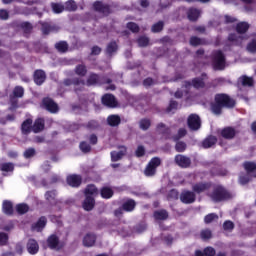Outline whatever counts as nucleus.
<instances>
[{
	"label": "nucleus",
	"instance_id": "1",
	"mask_svg": "<svg viewBox=\"0 0 256 256\" xmlns=\"http://www.w3.org/2000/svg\"><path fill=\"white\" fill-rule=\"evenodd\" d=\"M225 107L226 109H233V107H235V101L227 94H216L214 102L210 104V111H212L214 115H221Z\"/></svg>",
	"mask_w": 256,
	"mask_h": 256
},
{
	"label": "nucleus",
	"instance_id": "2",
	"mask_svg": "<svg viewBox=\"0 0 256 256\" xmlns=\"http://www.w3.org/2000/svg\"><path fill=\"white\" fill-rule=\"evenodd\" d=\"M210 199H212L214 203H221V201H229V199H233V194L225 187L218 185L214 187L212 193L210 194Z\"/></svg>",
	"mask_w": 256,
	"mask_h": 256
},
{
	"label": "nucleus",
	"instance_id": "3",
	"mask_svg": "<svg viewBox=\"0 0 256 256\" xmlns=\"http://www.w3.org/2000/svg\"><path fill=\"white\" fill-rule=\"evenodd\" d=\"M242 167L244 168V171H246V173H240L238 182L240 183V185H247V183L251 181V174L256 173V163L253 161H245L242 164Z\"/></svg>",
	"mask_w": 256,
	"mask_h": 256
},
{
	"label": "nucleus",
	"instance_id": "4",
	"mask_svg": "<svg viewBox=\"0 0 256 256\" xmlns=\"http://www.w3.org/2000/svg\"><path fill=\"white\" fill-rule=\"evenodd\" d=\"M161 165V158L154 157L152 158L149 163L147 164L146 168L144 169V175L146 177H153L157 173V167Z\"/></svg>",
	"mask_w": 256,
	"mask_h": 256
},
{
	"label": "nucleus",
	"instance_id": "5",
	"mask_svg": "<svg viewBox=\"0 0 256 256\" xmlns=\"http://www.w3.org/2000/svg\"><path fill=\"white\" fill-rule=\"evenodd\" d=\"M41 108L48 111V113H59V104H57V102L50 97L42 99Z\"/></svg>",
	"mask_w": 256,
	"mask_h": 256
},
{
	"label": "nucleus",
	"instance_id": "6",
	"mask_svg": "<svg viewBox=\"0 0 256 256\" xmlns=\"http://www.w3.org/2000/svg\"><path fill=\"white\" fill-rule=\"evenodd\" d=\"M187 126L190 131H199L201 129V117L197 114H190L187 118Z\"/></svg>",
	"mask_w": 256,
	"mask_h": 256
},
{
	"label": "nucleus",
	"instance_id": "7",
	"mask_svg": "<svg viewBox=\"0 0 256 256\" xmlns=\"http://www.w3.org/2000/svg\"><path fill=\"white\" fill-rule=\"evenodd\" d=\"M179 198L181 203H184V205H191L197 201V195L195 192L190 190H183Z\"/></svg>",
	"mask_w": 256,
	"mask_h": 256
},
{
	"label": "nucleus",
	"instance_id": "8",
	"mask_svg": "<svg viewBox=\"0 0 256 256\" xmlns=\"http://www.w3.org/2000/svg\"><path fill=\"white\" fill-rule=\"evenodd\" d=\"M66 183L69 185V187H81V183H83V177H81L79 174H70L66 177Z\"/></svg>",
	"mask_w": 256,
	"mask_h": 256
},
{
	"label": "nucleus",
	"instance_id": "9",
	"mask_svg": "<svg viewBox=\"0 0 256 256\" xmlns=\"http://www.w3.org/2000/svg\"><path fill=\"white\" fill-rule=\"evenodd\" d=\"M205 77H207V74L203 73L202 74V78H194L192 80V82L190 81H186L184 82V86L185 87H194V89H204L205 87V82L203 81V79H205Z\"/></svg>",
	"mask_w": 256,
	"mask_h": 256
},
{
	"label": "nucleus",
	"instance_id": "10",
	"mask_svg": "<svg viewBox=\"0 0 256 256\" xmlns=\"http://www.w3.org/2000/svg\"><path fill=\"white\" fill-rule=\"evenodd\" d=\"M209 189H211V183L209 182H198L192 185V192L197 195H201V193H205Z\"/></svg>",
	"mask_w": 256,
	"mask_h": 256
},
{
	"label": "nucleus",
	"instance_id": "11",
	"mask_svg": "<svg viewBox=\"0 0 256 256\" xmlns=\"http://www.w3.org/2000/svg\"><path fill=\"white\" fill-rule=\"evenodd\" d=\"M102 103L110 109H115V107H119V102H117V99L112 94H105L104 96H102Z\"/></svg>",
	"mask_w": 256,
	"mask_h": 256
},
{
	"label": "nucleus",
	"instance_id": "12",
	"mask_svg": "<svg viewBox=\"0 0 256 256\" xmlns=\"http://www.w3.org/2000/svg\"><path fill=\"white\" fill-rule=\"evenodd\" d=\"M174 161L178 167H182V169H187V167H191V158L178 154L175 156Z\"/></svg>",
	"mask_w": 256,
	"mask_h": 256
},
{
	"label": "nucleus",
	"instance_id": "13",
	"mask_svg": "<svg viewBox=\"0 0 256 256\" xmlns=\"http://www.w3.org/2000/svg\"><path fill=\"white\" fill-rule=\"evenodd\" d=\"M118 149H120V151H112L110 153L111 155V161L113 163H116V161H121V159H123V157H125V155H127V147L126 146H118Z\"/></svg>",
	"mask_w": 256,
	"mask_h": 256
},
{
	"label": "nucleus",
	"instance_id": "14",
	"mask_svg": "<svg viewBox=\"0 0 256 256\" xmlns=\"http://www.w3.org/2000/svg\"><path fill=\"white\" fill-rule=\"evenodd\" d=\"M156 131L159 135H163V137H165L166 139H168V137H171V128L167 127V125H165V123L163 122L157 124Z\"/></svg>",
	"mask_w": 256,
	"mask_h": 256
},
{
	"label": "nucleus",
	"instance_id": "15",
	"mask_svg": "<svg viewBox=\"0 0 256 256\" xmlns=\"http://www.w3.org/2000/svg\"><path fill=\"white\" fill-rule=\"evenodd\" d=\"M33 131V119L28 118L21 124L22 135H29Z\"/></svg>",
	"mask_w": 256,
	"mask_h": 256
},
{
	"label": "nucleus",
	"instance_id": "16",
	"mask_svg": "<svg viewBox=\"0 0 256 256\" xmlns=\"http://www.w3.org/2000/svg\"><path fill=\"white\" fill-rule=\"evenodd\" d=\"M32 131L33 133H41V131H45V119L44 118H38L34 121V124L32 125Z\"/></svg>",
	"mask_w": 256,
	"mask_h": 256
},
{
	"label": "nucleus",
	"instance_id": "17",
	"mask_svg": "<svg viewBox=\"0 0 256 256\" xmlns=\"http://www.w3.org/2000/svg\"><path fill=\"white\" fill-rule=\"evenodd\" d=\"M27 251L30 255H37L39 253V243L35 239H29L27 243Z\"/></svg>",
	"mask_w": 256,
	"mask_h": 256
},
{
	"label": "nucleus",
	"instance_id": "18",
	"mask_svg": "<svg viewBox=\"0 0 256 256\" xmlns=\"http://www.w3.org/2000/svg\"><path fill=\"white\" fill-rule=\"evenodd\" d=\"M106 122L109 127H118L121 125V116L117 114L109 115L106 119Z\"/></svg>",
	"mask_w": 256,
	"mask_h": 256
},
{
	"label": "nucleus",
	"instance_id": "19",
	"mask_svg": "<svg viewBox=\"0 0 256 256\" xmlns=\"http://www.w3.org/2000/svg\"><path fill=\"white\" fill-rule=\"evenodd\" d=\"M82 207L85 211H93L95 207V198L93 196H86L82 203Z\"/></svg>",
	"mask_w": 256,
	"mask_h": 256
},
{
	"label": "nucleus",
	"instance_id": "20",
	"mask_svg": "<svg viewBox=\"0 0 256 256\" xmlns=\"http://www.w3.org/2000/svg\"><path fill=\"white\" fill-rule=\"evenodd\" d=\"M153 217L156 221H167L169 219V212L165 209L156 210Z\"/></svg>",
	"mask_w": 256,
	"mask_h": 256
},
{
	"label": "nucleus",
	"instance_id": "21",
	"mask_svg": "<svg viewBox=\"0 0 256 256\" xmlns=\"http://www.w3.org/2000/svg\"><path fill=\"white\" fill-rule=\"evenodd\" d=\"M97 241V236L95 234L88 233L83 238L84 247H93Z\"/></svg>",
	"mask_w": 256,
	"mask_h": 256
},
{
	"label": "nucleus",
	"instance_id": "22",
	"mask_svg": "<svg viewBox=\"0 0 256 256\" xmlns=\"http://www.w3.org/2000/svg\"><path fill=\"white\" fill-rule=\"evenodd\" d=\"M47 244L50 249H61L62 247L59 246V237H57L55 234L48 237Z\"/></svg>",
	"mask_w": 256,
	"mask_h": 256
},
{
	"label": "nucleus",
	"instance_id": "23",
	"mask_svg": "<svg viewBox=\"0 0 256 256\" xmlns=\"http://www.w3.org/2000/svg\"><path fill=\"white\" fill-rule=\"evenodd\" d=\"M237 132L235 131V128L233 127H226L222 129L221 136L224 139H234Z\"/></svg>",
	"mask_w": 256,
	"mask_h": 256
},
{
	"label": "nucleus",
	"instance_id": "24",
	"mask_svg": "<svg viewBox=\"0 0 256 256\" xmlns=\"http://www.w3.org/2000/svg\"><path fill=\"white\" fill-rule=\"evenodd\" d=\"M46 75L43 70H36L34 72V82L36 85H43L45 83Z\"/></svg>",
	"mask_w": 256,
	"mask_h": 256
},
{
	"label": "nucleus",
	"instance_id": "25",
	"mask_svg": "<svg viewBox=\"0 0 256 256\" xmlns=\"http://www.w3.org/2000/svg\"><path fill=\"white\" fill-rule=\"evenodd\" d=\"M135 207H137V202L133 199H127L123 204H122V209L123 211L126 212H131L135 211Z\"/></svg>",
	"mask_w": 256,
	"mask_h": 256
},
{
	"label": "nucleus",
	"instance_id": "26",
	"mask_svg": "<svg viewBox=\"0 0 256 256\" xmlns=\"http://www.w3.org/2000/svg\"><path fill=\"white\" fill-rule=\"evenodd\" d=\"M84 195L85 197H91V195H99V189H97L95 184H89L84 190Z\"/></svg>",
	"mask_w": 256,
	"mask_h": 256
},
{
	"label": "nucleus",
	"instance_id": "27",
	"mask_svg": "<svg viewBox=\"0 0 256 256\" xmlns=\"http://www.w3.org/2000/svg\"><path fill=\"white\" fill-rule=\"evenodd\" d=\"M2 211L5 215H13L14 210H13V203L9 200H6L2 204Z\"/></svg>",
	"mask_w": 256,
	"mask_h": 256
},
{
	"label": "nucleus",
	"instance_id": "28",
	"mask_svg": "<svg viewBox=\"0 0 256 256\" xmlns=\"http://www.w3.org/2000/svg\"><path fill=\"white\" fill-rule=\"evenodd\" d=\"M45 225H47V218L45 216H41L37 223L32 226V229H35L36 231H43V229H45Z\"/></svg>",
	"mask_w": 256,
	"mask_h": 256
},
{
	"label": "nucleus",
	"instance_id": "29",
	"mask_svg": "<svg viewBox=\"0 0 256 256\" xmlns=\"http://www.w3.org/2000/svg\"><path fill=\"white\" fill-rule=\"evenodd\" d=\"M216 143H217V137H215V136H208L202 142V147H204V149H209V148L213 147V145H215Z\"/></svg>",
	"mask_w": 256,
	"mask_h": 256
},
{
	"label": "nucleus",
	"instance_id": "30",
	"mask_svg": "<svg viewBox=\"0 0 256 256\" xmlns=\"http://www.w3.org/2000/svg\"><path fill=\"white\" fill-rule=\"evenodd\" d=\"M0 171L3 173H13L15 171V164L12 162H5L0 164Z\"/></svg>",
	"mask_w": 256,
	"mask_h": 256
},
{
	"label": "nucleus",
	"instance_id": "31",
	"mask_svg": "<svg viewBox=\"0 0 256 256\" xmlns=\"http://www.w3.org/2000/svg\"><path fill=\"white\" fill-rule=\"evenodd\" d=\"M100 195L103 199H111V197H113L114 192L113 189L111 187H103L100 190Z\"/></svg>",
	"mask_w": 256,
	"mask_h": 256
},
{
	"label": "nucleus",
	"instance_id": "32",
	"mask_svg": "<svg viewBox=\"0 0 256 256\" xmlns=\"http://www.w3.org/2000/svg\"><path fill=\"white\" fill-rule=\"evenodd\" d=\"M201 17V10L191 8L188 10V19L190 21H197V18Z\"/></svg>",
	"mask_w": 256,
	"mask_h": 256
},
{
	"label": "nucleus",
	"instance_id": "33",
	"mask_svg": "<svg viewBox=\"0 0 256 256\" xmlns=\"http://www.w3.org/2000/svg\"><path fill=\"white\" fill-rule=\"evenodd\" d=\"M56 197H57V192L55 190L47 191L45 193L46 201H48V203H51L52 205L57 203Z\"/></svg>",
	"mask_w": 256,
	"mask_h": 256
},
{
	"label": "nucleus",
	"instance_id": "34",
	"mask_svg": "<svg viewBox=\"0 0 256 256\" xmlns=\"http://www.w3.org/2000/svg\"><path fill=\"white\" fill-rule=\"evenodd\" d=\"M119 49L117 42H110L106 47V55H115V52Z\"/></svg>",
	"mask_w": 256,
	"mask_h": 256
},
{
	"label": "nucleus",
	"instance_id": "35",
	"mask_svg": "<svg viewBox=\"0 0 256 256\" xmlns=\"http://www.w3.org/2000/svg\"><path fill=\"white\" fill-rule=\"evenodd\" d=\"M200 237L202 241H209L213 238V232L209 228L203 229L200 232Z\"/></svg>",
	"mask_w": 256,
	"mask_h": 256
},
{
	"label": "nucleus",
	"instance_id": "36",
	"mask_svg": "<svg viewBox=\"0 0 256 256\" xmlns=\"http://www.w3.org/2000/svg\"><path fill=\"white\" fill-rule=\"evenodd\" d=\"M151 127V119L143 118L139 121V129L142 131H148V129Z\"/></svg>",
	"mask_w": 256,
	"mask_h": 256
},
{
	"label": "nucleus",
	"instance_id": "37",
	"mask_svg": "<svg viewBox=\"0 0 256 256\" xmlns=\"http://www.w3.org/2000/svg\"><path fill=\"white\" fill-rule=\"evenodd\" d=\"M239 82L243 87H253V78L248 76H242L239 78Z\"/></svg>",
	"mask_w": 256,
	"mask_h": 256
},
{
	"label": "nucleus",
	"instance_id": "38",
	"mask_svg": "<svg viewBox=\"0 0 256 256\" xmlns=\"http://www.w3.org/2000/svg\"><path fill=\"white\" fill-rule=\"evenodd\" d=\"M97 83H99V75L97 74H91L86 81V85H88V87L97 85Z\"/></svg>",
	"mask_w": 256,
	"mask_h": 256
},
{
	"label": "nucleus",
	"instance_id": "39",
	"mask_svg": "<svg viewBox=\"0 0 256 256\" xmlns=\"http://www.w3.org/2000/svg\"><path fill=\"white\" fill-rule=\"evenodd\" d=\"M16 211L19 215H25V213L29 212V205L22 203L16 205Z\"/></svg>",
	"mask_w": 256,
	"mask_h": 256
},
{
	"label": "nucleus",
	"instance_id": "40",
	"mask_svg": "<svg viewBox=\"0 0 256 256\" xmlns=\"http://www.w3.org/2000/svg\"><path fill=\"white\" fill-rule=\"evenodd\" d=\"M94 9H96V11H101L102 13H107L109 11V6H107V4H103L102 2H95Z\"/></svg>",
	"mask_w": 256,
	"mask_h": 256
},
{
	"label": "nucleus",
	"instance_id": "41",
	"mask_svg": "<svg viewBox=\"0 0 256 256\" xmlns=\"http://www.w3.org/2000/svg\"><path fill=\"white\" fill-rule=\"evenodd\" d=\"M218 219H219V215H217L215 213H210L204 217V223L206 225H209V224L213 223V221H217Z\"/></svg>",
	"mask_w": 256,
	"mask_h": 256
},
{
	"label": "nucleus",
	"instance_id": "42",
	"mask_svg": "<svg viewBox=\"0 0 256 256\" xmlns=\"http://www.w3.org/2000/svg\"><path fill=\"white\" fill-rule=\"evenodd\" d=\"M229 41H232V43H235V45H242L243 44V36H237V34H231L228 37Z\"/></svg>",
	"mask_w": 256,
	"mask_h": 256
},
{
	"label": "nucleus",
	"instance_id": "43",
	"mask_svg": "<svg viewBox=\"0 0 256 256\" xmlns=\"http://www.w3.org/2000/svg\"><path fill=\"white\" fill-rule=\"evenodd\" d=\"M214 61L218 65H223L225 63V56L220 51L214 53Z\"/></svg>",
	"mask_w": 256,
	"mask_h": 256
},
{
	"label": "nucleus",
	"instance_id": "44",
	"mask_svg": "<svg viewBox=\"0 0 256 256\" xmlns=\"http://www.w3.org/2000/svg\"><path fill=\"white\" fill-rule=\"evenodd\" d=\"M75 73L80 77H85L87 75V68L84 65H79L76 67Z\"/></svg>",
	"mask_w": 256,
	"mask_h": 256
},
{
	"label": "nucleus",
	"instance_id": "45",
	"mask_svg": "<svg viewBox=\"0 0 256 256\" xmlns=\"http://www.w3.org/2000/svg\"><path fill=\"white\" fill-rule=\"evenodd\" d=\"M236 29L238 33H245L249 29V24L247 22H240L237 24Z\"/></svg>",
	"mask_w": 256,
	"mask_h": 256
},
{
	"label": "nucleus",
	"instance_id": "46",
	"mask_svg": "<svg viewBox=\"0 0 256 256\" xmlns=\"http://www.w3.org/2000/svg\"><path fill=\"white\" fill-rule=\"evenodd\" d=\"M52 11L54 13H63V11H65V6L61 3H52Z\"/></svg>",
	"mask_w": 256,
	"mask_h": 256
},
{
	"label": "nucleus",
	"instance_id": "47",
	"mask_svg": "<svg viewBox=\"0 0 256 256\" xmlns=\"http://www.w3.org/2000/svg\"><path fill=\"white\" fill-rule=\"evenodd\" d=\"M57 51H59L60 53H65L67 51V49H69V46L67 45L66 42H58L55 45Z\"/></svg>",
	"mask_w": 256,
	"mask_h": 256
},
{
	"label": "nucleus",
	"instance_id": "48",
	"mask_svg": "<svg viewBox=\"0 0 256 256\" xmlns=\"http://www.w3.org/2000/svg\"><path fill=\"white\" fill-rule=\"evenodd\" d=\"M14 97L21 98L25 95V90L21 86H16L13 90Z\"/></svg>",
	"mask_w": 256,
	"mask_h": 256
},
{
	"label": "nucleus",
	"instance_id": "49",
	"mask_svg": "<svg viewBox=\"0 0 256 256\" xmlns=\"http://www.w3.org/2000/svg\"><path fill=\"white\" fill-rule=\"evenodd\" d=\"M175 149L177 153H183L187 149V143L183 141H179L175 145Z\"/></svg>",
	"mask_w": 256,
	"mask_h": 256
},
{
	"label": "nucleus",
	"instance_id": "50",
	"mask_svg": "<svg viewBox=\"0 0 256 256\" xmlns=\"http://www.w3.org/2000/svg\"><path fill=\"white\" fill-rule=\"evenodd\" d=\"M37 151L35 150V148H28L24 151V157L25 159H31V157H35Z\"/></svg>",
	"mask_w": 256,
	"mask_h": 256
},
{
	"label": "nucleus",
	"instance_id": "51",
	"mask_svg": "<svg viewBox=\"0 0 256 256\" xmlns=\"http://www.w3.org/2000/svg\"><path fill=\"white\" fill-rule=\"evenodd\" d=\"M9 242V235L4 232H0V246L3 247Z\"/></svg>",
	"mask_w": 256,
	"mask_h": 256
},
{
	"label": "nucleus",
	"instance_id": "52",
	"mask_svg": "<svg viewBox=\"0 0 256 256\" xmlns=\"http://www.w3.org/2000/svg\"><path fill=\"white\" fill-rule=\"evenodd\" d=\"M223 229L224 231H233V229H235V224L232 221L227 220L223 223Z\"/></svg>",
	"mask_w": 256,
	"mask_h": 256
},
{
	"label": "nucleus",
	"instance_id": "53",
	"mask_svg": "<svg viewBox=\"0 0 256 256\" xmlns=\"http://www.w3.org/2000/svg\"><path fill=\"white\" fill-rule=\"evenodd\" d=\"M137 43L139 47H147L149 45V38L142 36L138 38Z\"/></svg>",
	"mask_w": 256,
	"mask_h": 256
},
{
	"label": "nucleus",
	"instance_id": "54",
	"mask_svg": "<svg viewBox=\"0 0 256 256\" xmlns=\"http://www.w3.org/2000/svg\"><path fill=\"white\" fill-rule=\"evenodd\" d=\"M80 150L82 153H90L91 152V145H89L87 142H81L80 143Z\"/></svg>",
	"mask_w": 256,
	"mask_h": 256
},
{
	"label": "nucleus",
	"instance_id": "55",
	"mask_svg": "<svg viewBox=\"0 0 256 256\" xmlns=\"http://www.w3.org/2000/svg\"><path fill=\"white\" fill-rule=\"evenodd\" d=\"M185 135H187V130L185 128H180L178 134L174 136V141H179V139L185 137Z\"/></svg>",
	"mask_w": 256,
	"mask_h": 256
},
{
	"label": "nucleus",
	"instance_id": "56",
	"mask_svg": "<svg viewBox=\"0 0 256 256\" xmlns=\"http://www.w3.org/2000/svg\"><path fill=\"white\" fill-rule=\"evenodd\" d=\"M101 51H103V49L101 47L93 46L90 50V55H92V56L101 55Z\"/></svg>",
	"mask_w": 256,
	"mask_h": 256
},
{
	"label": "nucleus",
	"instance_id": "57",
	"mask_svg": "<svg viewBox=\"0 0 256 256\" xmlns=\"http://www.w3.org/2000/svg\"><path fill=\"white\" fill-rule=\"evenodd\" d=\"M66 9L68 11H75V9H77V4L75 3V1L69 0L68 2H66Z\"/></svg>",
	"mask_w": 256,
	"mask_h": 256
},
{
	"label": "nucleus",
	"instance_id": "58",
	"mask_svg": "<svg viewBox=\"0 0 256 256\" xmlns=\"http://www.w3.org/2000/svg\"><path fill=\"white\" fill-rule=\"evenodd\" d=\"M87 129H99V122L96 120H91L86 125Z\"/></svg>",
	"mask_w": 256,
	"mask_h": 256
},
{
	"label": "nucleus",
	"instance_id": "59",
	"mask_svg": "<svg viewBox=\"0 0 256 256\" xmlns=\"http://www.w3.org/2000/svg\"><path fill=\"white\" fill-rule=\"evenodd\" d=\"M163 30V22H158L152 26L153 33H159Z\"/></svg>",
	"mask_w": 256,
	"mask_h": 256
},
{
	"label": "nucleus",
	"instance_id": "60",
	"mask_svg": "<svg viewBox=\"0 0 256 256\" xmlns=\"http://www.w3.org/2000/svg\"><path fill=\"white\" fill-rule=\"evenodd\" d=\"M168 198L174 200L179 199V191L175 189L170 190V192L168 193Z\"/></svg>",
	"mask_w": 256,
	"mask_h": 256
},
{
	"label": "nucleus",
	"instance_id": "61",
	"mask_svg": "<svg viewBox=\"0 0 256 256\" xmlns=\"http://www.w3.org/2000/svg\"><path fill=\"white\" fill-rule=\"evenodd\" d=\"M247 51H249V53H256V40H253L248 44Z\"/></svg>",
	"mask_w": 256,
	"mask_h": 256
},
{
	"label": "nucleus",
	"instance_id": "62",
	"mask_svg": "<svg viewBox=\"0 0 256 256\" xmlns=\"http://www.w3.org/2000/svg\"><path fill=\"white\" fill-rule=\"evenodd\" d=\"M135 155H136V157H143L145 155V147L138 146L135 151Z\"/></svg>",
	"mask_w": 256,
	"mask_h": 256
},
{
	"label": "nucleus",
	"instance_id": "63",
	"mask_svg": "<svg viewBox=\"0 0 256 256\" xmlns=\"http://www.w3.org/2000/svg\"><path fill=\"white\" fill-rule=\"evenodd\" d=\"M190 44H192L194 47H197V45H203V40H201L197 37H192L190 39Z\"/></svg>",
	"mask_w": 256,
	"mask_h": 256
},
{
	"label": "nucleus",
	"instance_id": "64",
	"mask_svg": "<svg viewBox=\"0 0 256 256\" xmlns=\"http://www.w3.org/2000/svg\"><path fill=\"white\" fill-rule=\"evenodd\" d=\"M205 256H215V249L213 247H206L204 249Z\"/></svg>",
	"mask_w": 256,
	"mask_h": 256
}]
</instances>
